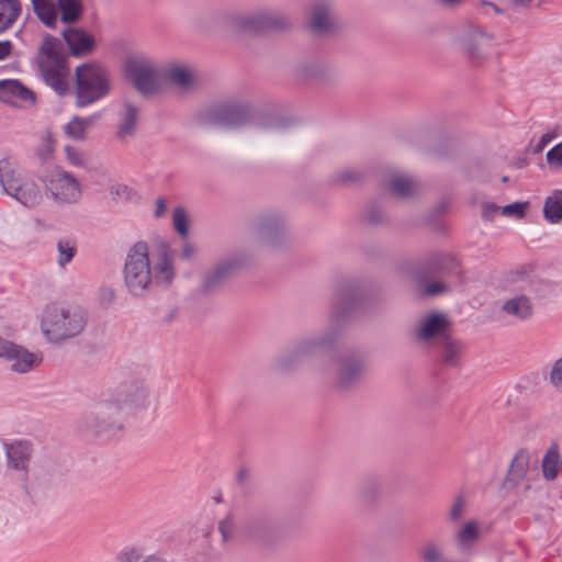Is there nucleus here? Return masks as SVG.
Segmentation results:
<instances>
[{
    "mask_svg": "<svg viewBox=\"0 0 562 562\" xmlns=\"http://www.w3.org/2000/svg\"><path fill=\"white\" fill-rule=\"evenodd\" d=\"M361 173L353 169H344L333 176V182L337 184H350L359 181Z\"/></svg>",
    "mask_w": 562,
    "mask_h": 562,
    "instance_id": "de8ad7c7",
    "label": "nucleus"
},
{
    "mask_svg": "<svg viewBox=\"0 0 562 562\" xmlns=\"http://www.w3.org/2000/svg\"><path fill=\"white\" fill-rule=\"evenodd\" d=\"M142 562H165V560L157 555H148Z\"/></svg>",
    "mask_w": 562,
    "mask_h": 562,
    "instance_id": "69168bd1",
    "label": "nucleus"
},
{
    "mask_svg": "<svg viewBox=\"0 0 562 562\" xmlns=\"http://www.w3.org/2000/svg\"><path fill=\"white\" fill-rule=\"evenodd\" d=\"M438 346L441 348L442 362L446 366L457 367L459 364V357L464 349L463 344L449 335Z\"/></svg>",
    "mask_w": 562,
    "mask_h": 562,
    "instance_id": "2f4dec72",
    "label": "nucleus"
},
{
    "mask_svg": "<svg viewBox=\"0 0 562 562\" xmlns=\"http://www.w3.org/2000/svg\"><path fill=\"white\" fill-rule=\"evenodd\" d=\"M536 492H538L537 488L533 490L531 484H526L524 490L521 491L520 501L532 502L533 497L531 494H535Z\"/></svg>",
    "mask_w": 562,
    "mask_h": 562,
    "instance_id": "052dcab7",
    "label": "nucleus"
},
{
    "mask_svg": "<svg viewBox=\"0 0 562 562\" xmlns=\"http://www.w3.org/2000/svg\"><path fill=\"white\" fill-rule=\"evenodd\" d=\"M467 506H468V503H467V499L463 495H458L453 502H452V505L449 509V514H448V519L449 521L456 524V522H459L465 510H467Z\"/></svg>",
    "mask_w": 562,
    "mask_h": 562,
    "instance_id": "a18cd8bd",
    "label": "nucleus"
},
{
    "mask_svg": "<svg viewBox=\"0 0 562 562\" xmlns=\"http://www.w3.org/2000/svg\"><path fill=\"white\" fill-rule=\"evenodd\" d=\"M0 358L10 363V370L16 373H27L42 362L38 353L7 340L0 336Z\"/></svg>",
    "mask_w": 562,
    "mask_h": 562,
    "instance_id": "2eb2a0df",
    "label": "nucleus"
},
{
    "mask_svg": "<svg viewBox=\"0 0 562 562\" xmlns=\"http://www.w3.org/2000/svg\"><path fill=\"white\" fill-rule=\"evenodd\" d=\"M291 25L290 19L277 11L261 10L257 12H214L199 18L194 22L196 31L216 35L238 32H272L282 31Z\"/></svg>",
    "mask_w": 562,
    "mask_h": 562,
    "instance_id": "7ed1b4c3",
    "label": "nucleus"
},
{
    "mask_svg": "<svg viewBox=\"0 0 562 562\" xmlns=\"http://www.w3.org/2000/svg\"><path fill=\"white\" fill-rule=\"evenodd\" d=\"M65 154L69 164H71L75 167H85L86 157L80 149L67 145L65 146Z\"/></svg>",
    "mask_w": 562,
    "mask_h": 562,
    "instance_id": "8fccbe9b",
    "label": "nucleus"
},
{
    "mask_svg": "<svg viewBox=\"0 0 562 562\" xmlns=\"http://www.w3.org/2000/svg\"><path fill=\"white\" fill-rule=\"evenodd\" d=\"M55 146L56 142L53 134L47 130L43 131L40 134L38 144L34 149V154L42 164H47L54 158Z\"/></svg>",
    "mask_w": 562,
    "mask_h": 562,
    "instance_id": "72a5a7b5",
    "label": "nucleus"
},
{
    "mask_svg": "<svg viewBox=\"0 0 562 562\" xmlns=\"http://www.w3.org/2000/svg\"><path fill=\"white\" fill-rule=\"evenodd\" d=\"M308 25L317 34L328 33L335 29L336 20L329 2L318 0L312 5Z\"/></svg>",
    "mask_w": 562,
    "mask_h": 562,
    "instance_id": "4be33fe9",
    "label": "nucleus"
},
{
    "mask_svg": "<svg viewBox=\"0 0 562 562\" xmlns=\"http://www.w3.org/2000/svg\"><path fill=\"white\" fill-rule=\"evenodd\" d=\"M143 549L137 546H125L114 557L113 562H142Z\"/></svg>",
    "mask_w": 562,
    "mask_h": 562,
    "instance_id": "a19ab883",
    "label": "nucleus"
},
{
    "mask_svg": "<svg viewBox=\"0 0 562 562\" xmlns=\"http://www.w3.org/2000/svg\"><path fill=\"white\" fill-rule=\"evenodd\" d=\"M547 160L550 165L562 167V143L547 153Z\"/></svg>",
    "mask_w": 562,
    "mask_h": 562,
    "instance_id": "5fc2aeb1",
    "label": "nucleus"
},
{
    "mask_svg": "<svg viewBox=\"0 0 562 562\" xmlns=\"http://www.w3.org/2000/svg\"><path fill=\"white\" fill-rule=\"evenodd\" d=\"M58 19L64 24L77 23L83 14L81 0H57Z\"/></svg>",
    "mask_w": 562,
    "mask_h": 562,
    "instance_id": "c756f323",
    "label": "nucleus"
},
{
    "mask_svg": "<svg viewBox=\"0 0 562 562\" xmlns=\"http://www.w3.org/2000/svg\"><path fill=\"white\" fill-rule=\"evenodd\" d=\"M512 2L516 5H525L531 2V0H512Z\"/></svg>",
    "mask_w": 562,
    "mask_h": 562,
    "instance_id": "338daca9",
    "label": "nucleus"
},
{
    "mask_svg": "<svg viewBox=\"0 0 562 562\" xmlns=\"http://www.w3.org/2000/svg\"><path fill=\"white\" fill-rule=\"evenodd\" d=\"M8 470L27 475L34 454V445L30 440L14 439L3 442Z\"/></svg>",
    "mask_w": 562,
    "mask_h": 562,
    "instance_id": "a211bd4d",
    "label": "nucleus"
},
{
    "mask_svg": "<svg viewBox=\"0 0 562 562\" xmlns=\"http://www.w3.org/2000/svg\"><path fill=\"white\" fill-rule=\"evenodd\" d=\"M483 4L491 5L497 13L502 12V10L496 4H494L492 2L484 1Z\"/></svg>",
    "mask_w": 562,
    "mask_h": 562,
    "instance_id": "774afa93",
    "label": "nucleus"
},
{
    "mask_svg": "<svg viewBox=\"0 0 562 562\" xmlns=\"http://www.w3.org/2000/svg\"><path fill=\"white\" fill-rule=\"evenodd\" d=\"M42 182L47 194L58 205L76 204L81 199L82 189L79 180L61 168L45 173Z\"/></svg>",
    "mask_w": 562,
    "mask_h": 562,
    "instance_id": "f8f14e48",
    "label": "nucleus"
},
{
    "mask_svg": "<svg viewBox=\"0 0 562 562\" xmlns=\"http://www.w3.org/2000/svg\"><path fill=\"white\" fill-rule=\"evenodd\" d=\"M67 25L68 26L64 27L61 31V36L67 44L70 54L74 57H85L90 55L97 46L93 35L82 27L72 26L71 24Z\"/></svg>",
    "mask_w": 562,
    "mask_h": 562,
    "instance_id": "aec40b11",
    "label": "nucleus"
},
{
    "mask_svg": "<svg viewBox=\"0 0 562 562\" xmlns=\"http://www.w3.org/2000/svg\"><path fill=\"white\" fill-rule=\"evenodd\" d=\"M543 215L552 224L562 220V190H555L549 195L543 205Z\"/></svg>",
    "mask_w": 562,
    "mask_h": 562,
    "instance_id": "f704fd0d",
    "label": "nucleus"
},
{
    "mask_svg": "<svg viewBox=\"0 0 562 562\" xmlns=\"http://www.w3.org/2000/svg\"><path fill=\"white\" fill-rule=\"evenodd\" d=\"M125 414L143 416L156 406V396L145 380L132 381L116 400Z\"/></svg>",
    "mask_w": 562,
    "mask_h": 562,
    "instance_id": "ddd939ff",
    "label": "nucleus"
},
{
    "mask_svg": "<svg viewBox=\"0 0 562 562\" xmlns=\"http://www.w3.org/2000/svg\"><path fill=\"white\" fill-rule=\"evenodd\" d=\"M240 263L241 261L237 256H231L217 261L203 276L201 290L207 294L221 291L237 272Z\"/></svg>",
    "mask_w": 562,
    "mask_h": 562,
    "instance_id": "f3484780",
    "label": "nucleus"
},
{
    "mask_svg": "<svg viewBox=\"0 0 562 562\" xmlns=\"http://www.w3.org/2000/svg\"><path fill=\"white\" fill-rule=\"evenodd\" d=\"M166 209H167L166 201L164 199H158L156 202L155 215L157 217L161 216L166 212Z\"/></svg>",
    "mask_w": 562,
    "mask_h": 562,
    "instance_id": "e2e57ef3",
    "label": "nucleus"
},
{
    "mask_svg": "<svg viewBox=\"0 0 562 562\" xmlns=\"http://www.w3.org/2000/svg\"><path fill=\"white\" fill-rule=\"evenodd\" d=\"M88 130L85 127V123L81 122V117L75 116L72 120L64 127L65 134L77 140H82L86 138V132Z\"/></svg>",
    "mask_w": 562,
    "mask_h": 562,
    "instance_id": "37998d69",
    "label": "nucleus"
},
{
    "mask_svg": "<svg viewBox=\"0 0 562 562\" xmlns=\"http://www.w3.org/2000/svg\"><path fill=\"white\" fill-rule=\"evenodd\" d=\"M381 485L375 480H368L363 482L359 487V494L366 502L374 501L379 497Z\"/></svg>",
    "mask_w": 562,
    "mask_h": 562,
    "instance_id": "c03bdc74",
    "label": "nucleus"
},
{
    "mask_svg": "<svg viewBox=\"0 0 562 562\" xmlns=\"http://www.w3.org/2000/svg\"><path fill=\"white\" fill-rule=\"evenodd\" d=\"M195 251V247L192 244L186 243L181 248L180 258L182 260H191L194 257Z\"/></svg>",
    "mask_w": 562,
    "mask_h": 562,
    "instance_id": "13d9d810",
    "label": "nucleus"
},
{
    "mask_svg": "<svg viewBox=\"0 0 562 562\" xmlns=\"http://www.w3.org/2000/svg\"><path fill=\"white\" fill-rule=\"evenodd\" d=\"M416 182L413 177L405 173H395L389 182V190L398 198H408L415 192Z\"/></svg>",
    "mask_w": 562,
    "mask_h": 562,
    "instance_id": "7c9ffc66",
    "label": "nucleus"
},
{
    "mask_svg": "<svg viewBox=\"0 0 562 562\" xmlns=\"http://www.w3.org/2000/svg\"><path fill=\"white\" fill-rule=\"evenodd\" d=\"M364 297L366 289L359 282L347 281L339 284L334 296L328 327L296 340L292 348L278 359V367L291 370L305 359L333 348L341 336L348 315L362 304Z\"/></svg>",
    "mask_w": 562,
    "mask_h": 562,
    "instance_id": "f257e3e1",
    "label": "nucleus"
},
{
    "mask_svg": "<svg viewBox=\"0 0 562 562\" xmlns=\"http://www.w3.org/2000/svg\"><path fill=\"white\" fill-rule=\"evenodd\" d=\"M124 414L117 401L104 400L83 415L82 423L94 435L111 438L123 429Z\"/></svg>",
    "mask_w": 562,
    "mask_h": 562,
    "instance_id": "1a4fd4ad",
    "label": "nucleus"
},
{
    "mask_svg": "<svg viewBox=\"0 0 562 562\" xmlns=\"http://www.w3.org/2000/svg\"><path fill=\"white\" fill-rule=\"evenodd\" d=\"M501 210L502 207L494 202H483L481 205L482 217L485 221H493Z\"/></svg>",
    "mask_w": 562,
    "mask_h": 562,
    "instance_id": "603ef678",
    "label": "nucleus"
},
{
    "mask_svg": "<svg viewBox=\"0 0 562 562\" xmlns=\"http://www.w3.org/2000/svg\"><path fill=\"white\" fill-rule=\"evenodd\" d=\"M447 290H448L447 284L441 283V282H435V283L428 284L425 288V294L428 296H435V295L445 293Z\"/></svg>",
    "mask_w": 562,
    "mask_h": 562,
    "instance_id": "4d7b16f0",
    "label": "nucleus"
},
{
    "mask_svg": "<svg viewBox=\"0 0 562 562\" xmlns=\"http://www.w3.org/2000/svg\"><path fill=\"white\" fill-rule=\"evenodd\" d=\"M87 325V313L78 305L47 304L40 317V327L47 341L57 344L80 335Z\"/></svg>",
    "mask_w": 562,
    "mask_h": 562,
    "instance_id": "39448f33",
    "label": "nucleus"
},
{
    "mask_svg": "<svg viewBox=\"0 0 562 562\" xmlns=\"http://www.w3.org/2000/svg\"><path fill=\"white\" fill-rule=\"evenodd\" d=\"M449 321L446 315L432 312L423 316L415 329L417 341L425 346L439 345L449 334Z\"/></svg>",
    "mask_w": 562,
    "mask_h": 562,
    "instance_id": "dca6fc26",
    "label": "nucleus"
},
{
    "mask_svg": "<svg viewBox=\"0 0 562 562\" xmlns=\"http://www.w3.org/2000/svg\"><path fill=\"white\" fill-rule=\"evenodd\" d=\"M544 379L557 393L562 394V356L553 362Z\"/></svg>",
    "mask_w": 562,
    "mask_h": 562,
    "instance_id": "79ce46f5",
    "label": "nucleus"
},
{
    "mask_svg": "<svg viewBox=\"0 0 562 562\" xmlns=\"http://www.w3.org/2000/svg\"><path fill=\"white\" fill-rule=\"evenodd\" d=\"M36 60L45 83L63 95L68 89L69 68L61 42L57 37L45 35L38 47Z\"/></svg>",
    "mask_w": 562,
    "mask_h": 562,
    "instance_id": "0eeeda50",
    "label": "nucleus"
},
{
    "mask_svg": "<svg viewBox=\"0 0 562 562\" xmlns=\"http://www.w3.org/2000/svg\"><path fill=\"white\" fill-rule=\"evenodd\" d=\"M368 371L366 356L357 350L339 353L334 360L333 383L340 392L355 390Z\"/></svg>",
    "mask_w": 562,
    "mask_h": 562,
    "instance_id": "9d476101",
    "label": "nucleus"
},
{
    "mask_svg": "<svg viewBox=\"0 0 562 562\" xmlns=\"http://www.w3.org/2000/svg\"><path fill=\"white\" fill-rule=\"evenodd\" d=\"M480 536V524L476 520H469L456 531L452 539L460 552H468L479 541Z\"/></svg>",
    "mask_w": 562,
    "mask_h": 562,
    "instance_id": "a878e982",
    "label": "nucleus"
},
{
    "mask_svg": "<svg viewBox=\"0 0 562 562\" xmlns=\"http://www.w3.org/2000/svg\"><path fill=\"white\" fill-rule=\"evenodd\" d=\"M0 187L2 191L26 209L42 204L44 192L36 179L23 170L16 158L4 156L0 159Z\"/></svg>",
    "mask_w": 562,
    "mask_h": 562,
    "instance_id": "423d86ee",
    "label": "nucleus"
},
{
    "mask_svg": "<svg viewBox=\"0 0 562 562\" xmlns=\"http://www.w3.org/2000/svg\"><path fill=\"white\" fill-rule=\"evenodd\" d=\"M0 101L21 109L33 106L36 102L34 92L16 79L0 80Z\"/></svg>",
    "mask_w": 562,
    "mask_h": 562,
    "instance_id": "6ab92c4d",
    "label": "nucleus"
},
{
    "mask_svg": "<svg viewBox=\"0 0 562 562\" xmlns=\"http://www.w3.org/2000/svg\"><path fill=\"white\" fill-rule=\"evenodd\" d=\"M100 116H101L100 114H93L88 117H81V122L85 123V127L88 130L100 119Z\"/></svg>",
    "mask_w": 562,
    "mask_h": 562,
    "instance_id": "0e129e2a",
    "label": "nucleus"
},
{
    "mask_svg": "<svg viewBox=\"0 0 562 562\" xmlns=\"http://www.w3.org/2000/svg\"><path fill=\"white\" fill-rule=\"evenodd\" d=\"M530 468V454L526 449H519L510 461L503 486L506 490L516 487L526 480Z\"/></svg>",
    "mask_w": 562,
    "mask_h": 562,
    "instance_id": "b1692460",
    "label": "nucleus"
},
{
    "mask_svg": "<svg viewBox=\"0 0 562 562\" xmlns=\"http://www.w3.org/2000/svg\"><path fill=\"white\" fill-rule=\"evenodd\" d=\"M77 102L80 108L87 106L110 92V75L97 64H82L76 68Z\"/></svg>",
    "mask_w": 562,
    "mask_h": 562,
    "instance_id": "6e6552de",
    "label": "nucleus"
},
{
    "mask_svg": "<svg viewBox=\"0 0 562 562\" xmlns=\"http://www.w3.org/2000/svg\"><path fill=\"white\" fill-rule=\"evenodd\" d=\"M443 548L436 541H428L420 551L423 562H443Z\"/></svg>",
    "mask_w": 562,
    "mask_h": 562,
    "instance_id": "58836bf2",
    "label": "nucleus"
},
{
    "mask_svg": "<svg viewBox=\"0 0 562 562\" xmlns=\"http://www.w3.org/2000/svg\"><path fill=\"white\" fill-rule=\"evenodd\" d=\"M173 227L182 237H186L189 233L188 216L182 207H177L173 211Z\"/></svg>",
    "mask_w": 562,
    "mask_h": 562,
    "instance_id": "09e8293b",
    "label": "nucleus"
},
{
    "mask_svg": "<svg viewBox=\"0 0 562 562\" xmlns=\"http://www.w3.org/2000/svg\"><path fill=\"white\" fill-rule=\"evenodd\" d=\"M276 522L269 516H257L246 525V533L249 538L259 542H269L276 533Z\"/></svg>",
    "mask_w": 562,
    "mask_h": 562,
    "instance_id": "393cba45",
    "label": "nucleus"
},
{
    "mask_svg": "<svg viewBox=\"0 0 562 562\" xmlns=\"http://www.w3.org/2000/svg\"><path fill=\"white\" fill-rule=\"evenodd\" d=\"M529 206L528 202H514L505 205L501 210V214L512 218H522L526 214V210Z\"/></svg>",
    "mask_w": 562,
    "mask_h": 562,
    "instance_id": "49530a36",
    "label": "nucleus"
},
{
    "mask_svg": "<svg viewBox=\"0 0 562 562\" xmlns=\"http://www.w3.org/2000/svg\"><path fill=\"white\" fill-rule=\"evenodd\" d=\"M557 137V134L553 133V132H549V133H546L544 135H542V137L540 138L537 147H536V151L537 153H540L543 150V148L549 144L551 143L554 138Z\"/></svg>",
    "mask_w": 562,
    "mask_h": 562,
    "instance_id": "bf43d9fd",
    "label": "nucleus"
},
{
    "mask_svg": "<svg viewBox=\"0 0 562 562\" xmlns=\"http://www.w3.org/2000/svg\"><path fill=\"white\" fill-rule=\"evenodd\" d=\"M218 530H220L224 541L229 540L234 533L233 520L229 517L221 520L218 524Z\"/></svg>",
    "mask_w": 562,
    "mask_h": 562,
    "instance_id": "6e6d98bb",
    "label": "nucleus"
},
{
    "mask_svg": "<svg viewBox=\"0 0 562 562\" xmlns=\"http://www.w3.org/2000/svg\"><path fill=\"white\" fill-rule=\"evenodd\" d=\"M158 75L181 91H189L195 86L194 69L186 64H167L159 68Z\"/></svg>",
    "mask_w": 562,
    "mask_h": 562,
    "instance_id": "412c9836",
    "label": "nucleus"
},
{
    "mask_svg": "<svg viewBox=\"0 0 562 562\" xmlns=\"http://www.w3.org/2000/svg\"><path fill=\"white\" fill-rule=\"evenodd\" d=\"M502 312L519 321H527L533 315V304L529 296L520 294L505 301Z\"/></svg>",
    "mask_w": 562,
    "mask_h": 562,
    "instance_id": "bb28decb",
    "label": "nucleus"
},
{
    "mask_svg": "<svg viewBox=\"0 0 562 562\" xmlns=\"http://www.w3.org/2000/svg\"><path fill=\"white\" fill-rule=\"evenodd\" d=\"M430 263L431 267L429 270L432 273L452 271L454 268L458 267L457 260L449 255L437 254L431 258Z\"/></svg>",
    "mask_w": 562,
    "mask_h": 562,
    "instance_id": "ea45409f",
    "label": "nucleus"
},
{
    "mask_svg": "<svg viewBox=\"0 0 562 562\" xmlns=\"http://www.w3.org/2000/svg\"><path fill=\"white\" fill-rule=\"evenodd\" d=\"M205 120L211 125L229 130L254 124L260 131L284 133L291 126V121L282 116H256L248 102L236 99L224 101L207 110Z\"/></svg>",
    "mask_w": 562,
    "mask_h": 562,
    "instance_id": "20e7f679",
    "label": "nucleus"
},
{
    "mask_svg": "<svg viewBox=\"0 0 562 562\" xmlns=\"http://www.w3.org/2000/svg\"><path fill=\"white\" fill-rule=\"evenodd\" d=\"M12 50V44L10 41L0 42V60L5 59Z\"/></svg>",
    "mask_w": 562,
    "mask_h": 562,
    "instance_id": "680f3d73",
    "label": "nucleus"
},
{
    "mask_svg": "<svg viewBox=\"0 0 562 562\" xmlns=\"http://www.w3.org/2000/svg\"><path fill=\"white\" fill-rule=\"evenodd\" d=\"M542 475L547 481H553L558 477L561 469V454L557 443H551L546 451L541 462Z\"/></svg>",
    "mask_w": 562,
    "mask_h": 562,
    "instance_id": "c85d7f7f",
    "label": "nucleus"
},
{
    "mask_svg": "<svg viewBox=\"0 0 562 562\" xmlns=\"http://www.w3.org/2000/svg\"><path fill=\"white\" fill-rule=\"evenodd\" d=\"M327 67L318 60H310L301 63L296 72L302 78H324Z\"/></svg>",
    "mask_w": 562,
    "mask_h": 562,
    "instance_id": "e433bc0d",
    "label": "nucleus"
},
{
    "mask_svg": "<svg viewBox=\"0 0 562 562\" xmlns=\"http://www.w3.org/2000/svg\"><path fill=\"white\" fill-rule=\"evenodd\" d=\"M37 19L47 27L55 29L58 19L57 3L54 0H37L32 3Z\"/></svg>",
    "mask_w": 562,
    "mask_h": 562,
    "instance_id": "cd10ccee",
    "label": "nucleus"
},
{
    "mask_svg": "<svg viewBox=\"0 0 562 562\" xmlns=\"http://www.w3.org/2000/svg\"><path fill=\"white\" fill-rule=\"evenodd\" d=\"M21 13L19 0H0V33L10 29Z\"/></svg>",
    "mask_w": 562,
    "mask_h": 562,
    "instance_id": "473e14b6",
    "label": "nucleus"
},
{
    "mask_svg": "<svg viewBox=\"0 0 562 562\" xmlns=\"http://www.w3.org/2000/svg\"><path fill=\"white\" fill-rule=\"evenodd\" d=\"M533 279V271L530 267H521L508 274V281L518 284L524 290L532 286Z\"/></svg>",
    "mask_w": 562,
    "mask_h": 562,
    "instance_id": "4c0bfd02",
    "label": "nucleus"
},
{
    "mask_svg": "<svg viewBox=\"0 0 562 562\" xmlns=\"http://www.w3.org/2000/svg\"><path fill=\"white\" fill-rule=\"evenodd\" d=\"M158 70L154 61L146 56H136L126 63L127 75L135 89L143 95H150L157 91L155 77L158 75Z\"/></svg>",
    "mask_w": 562,
    "mask_h": 562,
    "instance_id": "4468645a",
    "label": "nucleus"
},
{
    "mask_svg": "<svg viewBox=\"0 0 562 562\" xmlns=\"http://www.w3.org/2000/svg\"><path fill=\"white\" fill-rule=\"evenodd\" d=\"M138 114L139 108L128 99H124L117 112L116 138L119 140H125L135 135Z\"/></svg>",
    "mask_w": 562,
    "mask_h": 562,
    "instance_id": "5701e85b",
    "label": "nucleus"
},
{
    "mask_svg": "<svg viewBox=\"0 0 562 562\" xmlns=\"http://www.w3.org/2000/svg\"><path fill=\"white\" fill-rule=\"evenodd\" d=\"M175 278V268L169 250L162 246L151 261L148 245L136 243L127 252L123 279L128 293L135 297L144 296L155 281L160 285H168Z\"/></svg>",
    "mask_w": 562,
    "mask_h": 562,
    "instance_id": "f03ea898",
    "label": "nucleus"
},
{
    "mask_svg": "<svg viewBox=\"0 0 562 562\" xmlns=\"http://www.w3.org/2000/svg\"><path fill=\"white\" fill-rule=\"evenodd\" d=\"M255 239L262 247L278 250L289 240L285 216L278 211H267L258 214L251 222Z\"/></svg>",
    "mask_w": 562,
    "mask_h": 562,
    "instance_id": "9b49d317",
    "label": "nucleus"
},
{
    "mask_svg": "<svg viewBox=\"0 0 562 562\" xmlns=\"http://www.w3.org/2000/svg\"><path fill=\"white\" fill-rule=\"evenodd\" d=\"M110 195L116 201H127L132 196V189L123 183L111 186Z\"/></svg>",
    "mask_w": 562,
    "mask_h": 562,
    "instance_id": "3c124183",
    "label": "nucleus"
},
{
    "mask_svg": "<svg viewBox=\"0 0 562 562\" xmlns=\"http://www.w3.org/2000/svg\"><path fill=\"white\" fill-rule=\"evenodd\" d=\"M57 265L60 268H65L77 252V246L76 243L72 239L69 238H61L57 241Z\"/></svg>",
    "mask_w": 562,
    "mask_h": 562,
    "instance_id": "c9c22d12",
    "label": "nucleus"
},
{
    "mask_svg": "<svg viewBox=\"0 0 562 562\" xmlns=\"http://www.w3.org/2000/svg\"><path fill=\"white\" fill-rule=\"evenodd\" d=\"M385 220V214L379 207L372 206L366 213V221L371 225H379Z\"/></svg>",
    "mask_w": 562,
    "mask_h": 562,
    "instance_id": "864d4df0",
    "label": "nucleus"
}]
</instances>
